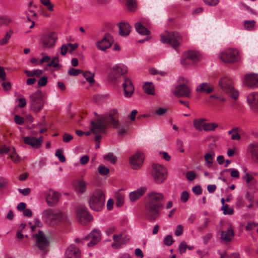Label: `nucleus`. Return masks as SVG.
Listing matches in <instances>:
<instances>
[{
  "label": "nucleus",
  "instance_id": "nucleus-21",
  "mask_svg": "<svg viewBox=\"0 0 258 258\" xmlns=\"http://www.w3.org/2000/svg\"><path fill=\"white\" fill-rule=\"evenodd\" d=\"M122 86L124 92V97L128 98L131 97L135 90L131 80L128 78H124Z\"/></svg>",
  "mask_w": 258,
  "mask_h": 258
},
{
  "label": "nucleus",
  "instance_id": "nucleus-57",
  "mask_svg": "<svg viewBox=\"0 0 258 258\" xmlns=\"http://www.w3.org/2000/svg\"><path fill=\"white\" fill-rule=\"evenodd\" d=\"M47 83V78L45 76H43L41 77L38 82V86H44L46 85Z\"/></svg>",
  "mask_w": 258,
  "mask_h": 258
},
{
  "label": "nucleus",
  "instance_id": "nucleus-55",
  "mask_svg": "<svg viewBox=\"0 0 258 258\" xmlns=\"http://www.w3.org/2000/svg\"><path fill=\"white\" fill-rule=\"evenodd\" d=\"M189 197V195L188 192L186 191H183L181 194L180 200L181 202L185 203L188 201Z\"/></svg>",
  "mask_w": 258,
  "mask_h": 258
},
{
  "label": "nucleus",
  "instance_id": "nucleus-64",
  "mask_svg": "<svg viewBox=\"0 0 258 258\" xmlns=\"http://www.w3.org/2000/svg\"><path fill=\"white\" fill-rule=\"evenodd\" d=\"M19 101L18 106L20 108L24 107L26 104V99L24 97H21L18 99Z\"/></svg>",
  "mask_w": 258,
  "mask_h": 258
},
{
  "label": "nucleus",
  "instance_id": "nucleus-58",
  "mask_svg": "<svg viewBox=\"0 0 258 258\" xmlns=\"http://www.w3.org/2000/svg\"><path fill=\"white\" fill-rule=\"evenodd\" d=\"M41 55L42 56H43L42 57V58L39 61V63H40V64H42V63H43L44 62H49V61L51 59V58H50V56H48L47 55H45L44 53H42L41 54Z\"/></svg>",
  "mask_w": 258,
  "mask_h": 258
},
{
  "label": "nucleus",
  "instance_id": "nucleus-11",
  "mask_svg": "<svg viewBox=\"0 0 258 258\" xmlns=\"http://www.w3.org/2000/svg\"><path fill=\"white\" fill-rule=\"evenodd\" d=\"M76 217L82 225H86L93 220L92 216L89 213L86 207L79 206L76 210Z\"/></svg>",
  "mask_w": 258,
  "mask_h": 258
},
{
  "label": "nucleus",
  "instance_id": "nucleus-36",
  "mask_svg": "<svg viewBox=\"0 0 258 258\" xmlns=\"http://www.w3.org/2000/svg\"><path fill=\"white\" fill-rule=\"evenodd\" d=\"M215 153L213 151H211L205 154L204 159L205 162L209 167H211L213 164Z\"/></svg>",
  "mask_w": 258,
  "mask_h": 258
},
{
  "label": "nucleus",
  "instance_id": "nucleus-51",
  "mask_svg": "<svg viewBox=\"0 0 258 258\" xmlns=\"http://www.w3.org/2000/svg\"><path fill=\"white\" fill-rule=\"evenodd\" d=\"M11 151H14V147L13 146H3L0 149V153L1 154L10 153Z\"/></svg>",
  "mask_w": 258,
  "mask_h": 258
},
{
  "label": "nucleus",
  "instance_id": "nucleus-24",
  "mask_svg": "<svg viewBox=\"0 0 258 258\" xmlns=\"http://www.w3.org/2000/svg\"><path fill=\"white\" fill-rule=\"evenodd\" d=\"M147 188L142 186L139 188L131 191L129 194L130 200L132 202H135L141 198L145 193Z\"/></svg>",
  "mask_w": 258,
  "mask_h": 258
},
{
  "label": "nucleus",
  "instance_id": "nucleus-6",
  "mask_svg": "<svg viewBox=\"0 0 258 258\" xmlns=\"http://www.w3.org/2000/svg\"><path fill=\"white\" fill-rule=\"evenodd\" d=\"M154 181L158 184L163 183L167 177V170L162 165L153 164L151 172Z\"/></svg>",
  "mask_w": 258,
  "mask_h": 258
},
{
  "label": "nucleus",
  "instance_id": "nucleus-15",
  "mask_svg": "<svg viewBox=\"0 0 258 258\" xmlns=\"http://www.w3.org/2000/svg\"><path fill=\"white\" fill-rule=\"evenodd\" d=\"M173 93L176 97H185L189 98L191 96V89L186 85L180 84L175 88Z\"/></svg>",
  "mask_w": 258,
  "mask_h": 258
},
{
  "label": "nucleus",
  "instance_id": "nucleus-59",
  "mask_svg": "<svg viewBox=\"0 0 258 258\" xmlns=\"http://www.w3.org/2000/svg\"><path fill=\"white\" fill-rule=\"evenodd\" d=\"M159 154L161 157L166 161H169L171 159L170 156L166 152H160Z\"/></svg>",
  "mask_w": 258,
  "mask_h": 258
},
{
  "label": "nucleus",
  "instance_id": "nucleus-14",
  "mask_svg": "<svg viewBox=\"0 0 258 258\" xmlns=\"http://www.w3.org/2000/svg\"><path fill=\"white\" fill-rule=\"evenodd\" d=\"M44 194L47 204L51 207L58 203L60 196L59 193L52 189L45 191Z\"/></svg>",
  "mask_w": 258,
  "mask_h": 258
},
{
  "label": "nucleus",
  "instance_id": "nucleus-25",
  "mask_svg": "<svg viewBox=\"0 0 258 258\" xmlns=\"http://www.w3.org/2000/svg\"><path fill=\"white\" fill-rule=\"evenodd\" d=\"M42 137L39 138L31 137H26L24 139V142L25 144L30 145L34 148H38L41 145Z\"/></svg>",
  "mask_w": 258,
  "mask_h": 258
},
{
  "label": "nucleus",
  "instance_id": "nucleus-42",
  "mask_svg": "<svg viewBox=\"0 0 258 258\" xmlns=\"http://www.w3.org/2000/svg\"><path fill=\"white\" fill-rule=\"evenodd\" d=\"M255 22L253 20L245 21L244 22V27L245 30L251 31L254 29Z\"/></svg>",
  "mask_w": 258,
  "mask_h": 258
},
{
  "label": "nucleus",
  "instance_id": "nucleus-45",
  "mask_svg": "<svg viewBox=\"0 0 258 258\" xmlns=\"http://www.w3.org/2000/svg\"><path fill=\"white\" fill-rule=\"evenodd\" d=\"M41 3L44 6H45L48 10L52 12L54 11V6L51 3L50 0H40Z\"/></svg>",
  "mask_w": 258,
  "mask_h": 258
},
{
  "label": "nucleus",
  "instance_id": "nucleus-22",
  "mask_svg": "<svg viewBox=\"0 0 258 258\" xmlns=\"http://www.w3.org/2000/svg\"><path fill=\"white\" fill-rule=\"evenodd\" d=\"M247 101L251 109L258 112V92L249 93L247 96Z\"/></svg>",
  "mask_w": 258,
  "mask_h": 258
},
{
  "label": "nucleus",
  "instance_id": "nucleus-62",
  "mask_svg": "<svg viewBox=\"0 0 258 258\" xmlns=\"http://www.w3.org/2000/svg\"><path fill=\"white\" fill-rule=\"evenodd\" d=\"M187 248V245L184 242H181L179 246L180 253L182 254L185 252Z\"/></svg>",
  "mask_w": 258,
  "mask_h": 258
},
{
  "label": "nucleus",
  "instance_id": "nucleus-10",
  "mask_svg": "<svg viewBox=\"0 0 258 258\" xmlns=\"http://www.w3.org/2000/svg\"><path fill=\"white\" fill-rule=\"evenodd\" d=\"M161 41L163 43H169L175 47L181 42V36L177 32H165L161 35Z\"/></svg>",
  "mask_w": 258,
  "mask_h": 258
},
{
  "label": "nucleus",
  "instance_id": "nucleus-43",
  "mask_svg": "<svg viewBox=\"0 0 258 258\" xmlns=\"http://www.w3.org/2000/svg\"><path fill=\"white\" fill-rule=\"evenodd\" d=\"M9 157L12 161L15 163H18L20 161V158L17 155L15 149L14 148V151H11L9 153Z\"/></svg>",
  "mask_w": 258,
  "mask_h": 258
},
{
  "label": "nucleus",
  "instance_id": "nucleus-35",
  "mask_svg": "<svg viewBox=\"0 0 258 258\" xmlns=\"http://www.w3.org/2000/svg\"><path fill=\"white\" fill-rule=\"evenodd\" d=\"M53 211L51 209L44 210L41 213L43 221L47 224L50 223V217L52 216Z\"/></svg>",
  "mask_w": 258,
  "mask_h": 258
},
{
  "label": "nucleus",
  "instance_id": "nucleus-47",
  "mask_svg": "<svg viewBox=\"0 0 258 258\" xmlns=\"http://www.w3.org/2000/svg\"><path fill=\"white\" fill-rule=\"evenodd\" d=\"M98 171L100 174L102 175H106L109 173V169L108 168L103 165H100L98 167Z\"/></svg>",
  "mask_w": 258,
  "mask_h": 258
},
{
  "label": "nucleus",
  "instance_id": "nucleus-20",
  "mask_svg": "<svg viewBox=\"0 0 258 258\" xmlns=\"http://www.w3.org/2000/svg\"><path fill=\"white\" fill-rule=\"evenodd\" d=\"M113 41L112 37L110 34L107 33L102 39L97 42L96 46L99 50L105 51L111 46Z\"/></svg>",
  "mask_w": 258,
  "mask_h": 258
},
{
  "label": "nucleus",
  "instance_id": "nucleus-53",
  "mask_svg": "<svg viewBox=\"0 0 258 258\" xmlns=\"http://www.w3.org/2000/svg\"><path fill=\"white\" fill-rule=\"evenodd\" d=\"M82 71L80 69L71 68L69 70L68 73L71 76H76L79 74L82 73Z\"/></svg>",
  "mask_w": 258,
  "mask_h": 258
},
{
  "label": "nucleus",
  "instance_id": "nucleus-1",
  "mask_svg": "<svg viewBox=\"0 0 258 258\" xmlns=\"http://www.w3.org/2000/svg\"><path fill=\"white\" fill-rule=\"evenodd\" d=\"M165 196L162 192L152 191L146 197L145 209L150 214V219L155 220L159 217L160 211L163 208L162 202Z\"/></svg>",
  "mask_w": 258,
  "mask_h": 258
},
{
  "label": "nucleus",
  "instance_id": "nucleus-30",
  "mask_svg": "<svg viewBox=\"0 0 258 258\" xmlns=\"http://www.w3.org/2000/svg\"><path fill=\"white\" fill-rule=\"evenodd\" d=\"M143 89L144 92L150 95H154L155 94V86L151 82H146L144 83Z\"/></svg>",
  "mask_w": 258,
  "mask_h": 258
},
{
  "label": "nucleus",
  "instance_id": "nucleus-7",
  "mask_svg": "<svg viewBox=\"0 0 258 258\" xmlns=\"http://www.w3.org/2000/svg\"><path fill=\"white\" fill-rule=\"evenodd\" d=\"M58 36L56 33L52 31L41 35L40 39V43L42 47L44 49H51L54 47Z\"/></svg>",
  "mask_w": 258,
  "mask_h": 258
},
{
  "label": "nucleus",
  "instance_id": "nucleus-40",
  "mask_svg": "<svg viewBox=\"0 0 258 258\" xmlns=\"http://www.w3.org/2000/svg\"><path fill=\"white\" fill-rule=\"evenodd\" d=\"M218 127L217 123L215 122H205L204 131L210 132L214 131Z\"/></svg>",
  "mask_w": 258,
  "mask_h": 258
},
{
  "label": "nucleus",
  "instance_id": "nucleus-16",
  "mask_svg": "<svg viewBox=\"0 0 258 258\" xmlns=\"http://www.w3.org/2000/svg\"><path fill=\"white\" fill-rule=\"evenodd\" d=\"M113 240L112 247L113 248L118 249L124 245L129 240V238L125 234L120 233L114 234L113 236Z\"/></svg>",
  "mask_w": 258,
  "mask_h": 258
},
{
  "label": "nucleus",
  "instance_id": "nucleus-31",
  "mask_svg": "<svg viewBox=\"0 0 258 258\" xmlns=\"http://www.w3.org/2000/svg\"><path fill=\"white\" fill-rule=\"evenodd\" d=\"M207 119L205 118H199L195 119L193 120V125L194 127L199 132L204 131L205 124Z\"/></svg>",
  "mask_w": 258,
  "mask_h": 258
},
{
  "label": "nucleus",
  "instance_id": "nucleus-38",
  "mask_svg": "<svg viewBox=\"0 0 258 258\" xmlns=\"http://www.w3.org/2000/svg\"><path fill=\"white\" fill-rule=\"evenodd\" d=\"M13 18L10 16H2L0 17V24L2 25L8 26L13 23Z\"/></svg>",
  "mask_w": 258,
  "mask_h": 258
},
{
  "label": "nucleus",
  "instance_id": "nucleus-44",
  "mask_svg": "<svg viewBox=\"0 0 258 258\" xmlns=\"http://www.w3.org/2000/svg\"><path fill=\"white\" fill-rule=\"evenodd\" d=\"M128 10L131 11H135L137 8L136 0H125Z\"/></svg>",
  "mask_w": 258,
  "mask_h": 258
},
{
  "label": "nucleus",
  "instance_id": "nucleus-54",
  "mask_svg": "<svg viewBox=\"0 0 258 258\" xmlns=\"http://www.w3.org/2000/svg\"><path fill=\"white\" fill-rule=\"evenodd\" d=\"M173 239L171 235H167L164 239V244L166 245H171L173 242Z\"/></svg>",
  "mask_w": 258,
  "mask_h": 258
},
{
  "label": "nucleus",
  "instance_id": "nucleus-28",
  "mask_svg": "<svg viewBox=\"0 0 258 258\" xmlns=\"http://www.w3.org/2000/svg\"><path fill=\"white\" fill-rule=\"evenodd\" d=\"M196 90L198 92L210 94L214 91V86L210 83L205 82L199 85L196 87Z\"/></svg>",
  "mask_w": 258,
  "mask_h": 258
},
{
  "label": "nucleus",
  "instance_id": "nucleus-61",
  "mask_svg": "<svg viewBox=\"0 0 258 258\" xmlns=\"http://www.w3.org/2000/svg\"><path fill=\"white\" fill-rule=\"evenodd\" d=\"M196 177V175L193 171H188L186 174V177L189 181L193 180Z\"/></svg>",
  "mask_w": 258,
  "mask_h": 258
},
{
  "label": "nucleus",
  "instance_id": "nucleus-46",
  "mask_svg": "<svg viewBox=\"0 0 258 258\" xmlns=\"http://www.w3.org/2000/svg\"><path fill=\"white\" fill-rule=\"evenodd\" d=\"M47 66L48 67H53L54 68L56 69L59 68L60 66L59 64V59L58 57H53L52 59L51 62L48 64Z\"/></svg>",
  "mask_w": 258,
  "mask_h": 258
},
{
  "label": "nucleus",
  "instance_id": "nucleus-60",
  "mask_svg": "<svg viewBox=\"0 0 258 258\" xmlns=\"http://www.w3.org/2000/svg\"><path fill=\"white\" fill-rule=\"evenodd\" d=\"M183 232V227L181 225H178L175 230V235L177 236H180Z\"/></svg>",
  "mask_w": 258,
  "mask_h": 258
},
{
  "label": "nucleus",
  "instance_id": "nucleus-18",
  "mask_svg": "<svg viewBox=\"0 0 258 258\" xmlns=\"http://www.w3.org/2000/svg\"><path fill=\"white\" fill-rule=\"evenodd\" d=\"M101 238V232L100 230L98 229H94L87 236L85 237V239H90V242L87 244L89 247L94 246L97 244L100 240Z\"/></svg>",
  "mask_w": 258,
  "mask_h": 258
},
{
  "label": "nucleus",
  "instance_id": "nucleus-17",
  "mask_svg": "<svg viewBox=\"0 0 258 258\" xmlns=\"http://www.w3.org/2000/svg\"><path fill=\"white\" fill-rule=\"evenodd\" d=\"M33 237L36 238V245L40 250H45L48 246L49 241L42 231H39Z\"/></svg>",
  "mask_w": 258,
  "mask_h": 258
},
{
  "label": "nucleus",
  "instance_id": "nucleus-12",
  "mask_svg": "<svg viewBox=\"0 0 258 258\" xmlns=\"http://www.w3.org/2000/svg\"><path fill=\"white\" fill-rule=\"evenodd\" d=\"M127 71L128 69L125 65L122 63L116 64L111 68L109 77L112 81L115 80L121 76L127 74Z\"/></svg>",
  "mask_w": 258,
  "mask_h": 258
},
{
  "label": "nucleus",
  "instance_id": "nucleus-49",
  "mask_svg": "<svg viewBox=\"0 0 258 258\" xmlns=\"http://www.w3.org/2000/svg\"><path fill=\"white\" fill-rule=\"evenodd\" d=\"M221 210L223 211L224 215H232L233 213V209L232 208L229 207L228 205L226 204L222 206Z\"/></svg>",
  "mask_w": 258,
  "mask_h": 258
},
{
  "label": "nucleus",
  "instance_id": "nucleus-33",
  "mask_svg": "<svg viewBox=\"0 0 258 258\" xmlns=\"http://www.w3.org/2000/svg\"><path fill=\"white\" fill-rule=\"evenodd\" d=\"M144 22H138L135 25L136 31L140 34L142 35H148L150 34V31L145 28L143 24Z\"/></svg>",
  "mask_w": 258,
  "mask_h": 258
},
{
  "label": "nucleus",
  "instance_id": "nucleus-48",
  "mask_svg": "<svg viewBox=\"0 0 258 258\" xmlns=\"http://www.w3.org/2000/svg\"><path fill=\"white\" fill-rule=\"evenodd\" d=\"M64 215L62 212L54 213V225L60 223L63 219Z\"/></svg>",
  "mask_w": 258,
  "mask_h": 258
},
{
  "label": "nucleus",
  "instance_id": "nucleus-27",
  "mask_svg": "<svg viewBox=\"0 0 258 258\" xmlns=\"http://www.w3.org/2000/svg\"><path fill=\"white\" fill-rule=\"evenodd\" d=\"M88 183L83 179H78L74 182V187L75 191L80 194L84 193L86 190Z\"/></svg>",
  "mask_w": 258,
  "mask_h": 258
},
{
  "label": "nucleus",
  "instance_id": "nucleus-50",
  "mask_svg": "<svg viewBox=\"0 0 258 258\" xmlns=\"http://www.w3.org/2000/svg\"><path fill=\"white\" fill-rule=\"evenodd\" d=\"M242 178L245 180L247 184H249L252 181H253L254 184L257 183V181L254 179L253 177L248 173H246L245 175L243 176Z\"/></svg>",
  "mask_w": 258,
  "mask_h": 258
},
{
  "label": "nucleus",
  "instance_id": "nucleus-41",
  "mask_svg": "<svg viewBox=\"0 0 258 258\" xmlns=\"http://www.w3.org/2000/svg\"><path fill=\"white\" fill-rule=\"evenodd\" d=\"M115 198L116 199V206L118 207H121L124 203V196L119 191L115 193Z\"/></svg>",
  "mask_w": 258,
  "mask_h": 258
},
{
  "label": "nucleus",
  "instance_id": "nucleus-26",
  "mask_svg": "<svg viewBox=\"0 0 258 258\" xmlns=\"http://www.w3.org/2000/svg\"><path fill=\"white\" fill-rule=\"evenodd\" d=\"M247 151L251 155L252 160L258 163V143H251L247 147Z\"/></svg>",
  "mask_w": 258,
  "mask_h": 258
},
{
  "label": "nucleus",
  "instance_id": "nucleus-23",
  "mask_svg": "<svg viewBox=\"0 0 258 258\" xmlns=\"http://www.w3.org/2000/svg\"><path fill=\"white\" fill-rule=\"evenodd\" d=\"M64 255L66 258H80L81 251L74 244H71L67 248Z\"/></svg>",
  "mask_w": 258,
  "mask_h": 258
},
{
  "label": "nucleus",
  "instance_id": "nucleus-29",
  "mask_svg": "<svg viewBox=\"0 0 258 258\" xmlns=\"http://www.w3.org/2000/svg\"><path fill=\"white\" fill-rule=\"evenodd\" d=\"M118 27L119 34L122 36L128 35L131 31V27L127 22H120L118 25Z\"/></svg>",
  "mask_w": 258,
  "mask_h": 258
},
{
  "label": "nucleus",
  "instance_id": "nucleus-39",
  "mask_svg": "<svg viewBox=\"0 0 258 258\" xmlns=\"http://www.w3.org/2000/svg\"><path fill=\"white\" fill-rule=\"evenodd\" d=\"M104 160L109 162L112 164H115L117 161V158L112 153H108L103 157Z\"/></svg>",
  "mask_w": 258,
  "mask_h": 258
},
{
  "label": "nucleus",
  "instance_id": "nucleus-32",
  "mask_svg": "<svg viewBox=\"0 0 258 258\" xmlns=\"http://www.w3.org/2000/svg\"><path fill=\"white\" fill-rule=\"evenodd\" d=\"M83 77L86 81L90 84L92 85L95 83V73L90 71H85L82 72Z\"/></svg>",
  "mask_w": 258,
  "mask_h": 258
},
{
  "label": "nucleus",
  "instance_id": "nucleus-19",
  "mask_svg": "<svg viewBox=\"0 0 258 258\" xmlns=\"http://www.w3.org/2000/svg\"><path fill=\"white\" fill-rule=\"evenodd\" d=\"M244 85L246 86L256 88L258 87V74L254 73H250L246 74L244 77Z\"/></svg>",
  "mask_w": 258,
  "mask_h": 258
},
{
  "label": "nucleus",
  "instance_id": "nucleus-3",
  "mask_svg": "<svg viewBox=\"0 0 258 258\" xmlns=\"http://www.w3.org/2000/svg\"><path fill=\"white\" fill-rule=\"evenodd\" d=\"M105 195L103 190L95 189L88 198V204L90 209L96 212L102 210L105 204Z\"/></svg>",
  "mask_w": 258,
  "mask_h": 258
},
{
  "label": "nucleus",
  "instance_id": "nucleus-63",
  "mask_svg": "<svg viewBox=\"0 0 258 258\" xmlns=\"http://www.w3.org/2000/svg\"><path fill=\"white\" fill-rule=\"evenodd\" d=\"M89 156L87 155H84L81 157L80 162L82 165H86L89 161Z\"/></svg>",
  "mask_w": 258,
  "mask_h": 258
},
{
  "label": "nucleus",
  "instance_id": "nucleus-56",
  "mask_svg": "<svg viewBox=\"0 0 258 258\" xmlns=\"http://www.w3.org/2000/svg\"><path fill=\"white\" fill-rule=\"evenodd\" d=\"M73 139V137L69 133H64L62 136V141L64 143H68Z\"/></svg>",
  "mask_w": 258,
  "mask_h": 258
},
{
  "label": "nucleus",
  "instance_id": "nucleus-37",
  "mask_svg": "<svg viewBox=\"0 0 258 258\" xmlns=\"http://www.w3.org/2000/svg\"><path fill=\"white\" fill-rule=\"evenodd\" d=\"M228 134L231 135V139L232 140L239 141L241 139V136L239 133V128L237 127L233 128L229 131Z\"/></svg>",
  "mask_w": 258,
  "mask_h": 258
},
{
  "label": "nucleus",
  "instance_id": "nucleus-13",
  "mask_svg": "<svg viewBox=\"0 0 258 258\" xmlns=\"http://www.w3.org/2000/svg\"><path fill=\"white\" fill-rule=\"evenodd\" d=\"M144 156L142 152L138 151L129 158V163L133 170L140 169L143 163Z\"/></svg>",
  "mask_w": 258,
  "mask_h": 258
},
{
  "label": "nucleus",
  "instance_id": "nucleus-5",
  "mask_svg": "<svg viewBox=\"0 0 258 258\" xmlns=\"http://www.w3.org/2000/svg\"><path fill=\"white\" fill-rule=\"evenodd\" d=\"M220 59L224 63L233 64L238 62L241 59L239 51L235 48H227L219 53Z\"/></svg>",
  "mask_w": 258,
  "mask_h": 258
},
{
  "label": "nucleus",
  "instance_id": "nucleus-52",
  "mask_svg": "<svg viewBox=\"0 0 258 258\" xmlns=\"http://www.w3.org/2000/svg\"><path fill=\"white\" fill-rule=\"evenodd\" d=\"M55 156L58 158L59 160L61 162H64L66 161V158L64 155L62 154V151L60 150H57L55 154Z\"/></svg>",
  "mask_w": 258,
  "mask_h": 258
},
{
  "label": "nucleus",
  "instance_id": "nucleus-34",
  "mask_svg": "<svg viewBox=\"0 0 258 258\" xmlns=\"http://www.w3.org/2000/svg\"><path fill=\"white\" fill-rule=\"evenodd\" d=\"M234 235V232L232 229H229L226 231L221 232V238L225 242H229Z\"/></svg>",
  "mask_w": 258,
  "mask_h": 258
},
{
  "label": "nucleus",
  "instance_id": "nucleus-8",
  "mask_svg": "<svg viewBox=\"0 0 258 258\" xmlns=\"http://www.w3.org/2000/svg\"><path fill=\"white\" fill-rule=\"evenodd\" d=\"M201 54L194 50H189L182 55L180 62L184 66L197 63L201 58Z\"/></svg>",
  "mask_w": 258,
  "mask_h": 258
},
{
  "label": "nucleus",
  "instance_id": "nucleus-2",
  "mask_svg": "<svg viewBox=\"0 0 258 258\" xmlns=\"http://www.w3.org/2000/svg\"><path fill=\"white\" fill-rule=\"evenodd\" d=\"M118 111L113 108L110 110L108 115H101L96 122L91 121L90 129L94 134L103 133L109 126L117 128L119 125L118 121L114 118Z\"/></svg>",
  "mask_w": 258,
  "mask_h": 258
},
{
  "label": "nucleus",
  "instance_id": "nucleus-9",
  "mask_svg": "<svg viewBox=\"0 0 258 258\" xmlns=\"http://www.w3.org/2000/svg\"><path fill=\"white\" fill-rule=\"evenodd\" d=\"M30 104L32 109L35 112H39L44 105L43 95L41 91L37 90L30 96Z\"/></svg>",
  "mask_w": 258,
  "mask_h": 258
},
{
  "label": "nucleus",
  "instance_id": "nucleus-4",
  "mask_svg": "<svg viewBox=\"0 0 258 258\" xmlns=\"http://www.w3.org/2000/svg\"><path fill=\"white\" fill-rule=\"evenodd\" d=\"M218 86L224 93L229 95L234 99L238 98V92L234 88L232 80L229 77L227 76L221 77L218 81Z\"/></svg>",
  "mask_w": 258,
  "mask_h": 258
}]
</instances>
